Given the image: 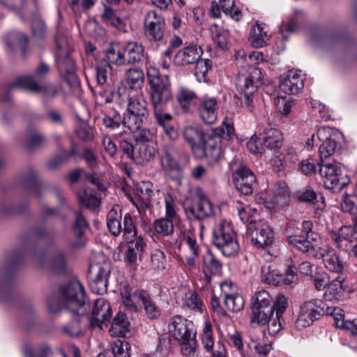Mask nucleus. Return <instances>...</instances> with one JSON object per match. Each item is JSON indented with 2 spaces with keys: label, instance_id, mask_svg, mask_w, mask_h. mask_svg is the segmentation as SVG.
I'll return each instance as SVG.
<instances>
[{
  "label": "nucleus",
  "instance_id": "nucleus-16",
  "mask_svg": "<svg viewBox=\"0 0 357 357\" xmlns=\"http://www.w3.org/2000/svg\"><path fill=\"white\" fill-rule=\"evenodd\" d=\"M91 268L97 273L94 278L89 282V288L96 294H103L107 289L108 278L112 270L111 263L104 261L102 264L94 265Z\"/></svg>",
  "mask_w": 357,
  "mask_h": 357
},
{
  "label": "nucleus",
  "instance_id": "nucleus-50",
  "mask_svg": "<svg viewBox=\"0 0 357 357\" xmlns=\"http://www.w3.org/2000/svg\"><path fill=\"white\" fill-rule=\"evenodd\" d=\"M102 123L107 128L116 130L121 125L123 126V119H121L119 112L115 110H112L104 114Z\"/></svg>",
  "mask_w": 357,
  "mask_h": 357
},
{
  "label": "nucleus",
  "instance_id": "nucleus-32",
  "mask_svg": "<svg viewBox=\"0 0 357 357\" xmlns=\"http://www.w3.org/2000/svg\"><path fill=\"white\" fill-rule=\"evenodd\" d=\"M138 297L143 305L148 317L150 319H155L160 315V310L155 302L151 298L149 294L144 290H137L134 294Z\"/></svg>",
  "mask_w": 357,
  "mask_h": 357
},
{
  "label": "nucleus",
  "instance_id": "nucleus-46",
  "mask_svg": "<svg viewBox=\"0 0 357 357\" xmlns=\"http://www.w3.org/2000/svg\"><path fill=\"white\" fill-rule=\"evenodd\" d=\"M211 31L213 40L217 45L222 50H226L229 40V31L217 25H213L211 27Z\"/></svg>",
  "mask_w": 357,
  "mask_h": 357
},
{
  "label": "nucleus",
  "instance_id": "nucleus-7",
  "mask_svg": "<svg viewBox=\"0 0 357 357\" xmlns=\"http://www.w3.org/2000/svg\"><path fill=\"white\" fill-rule=\"evenodd\" d=\"M335 310L336 309L333 307L326 306L321 300L314 299L305 302L301 307L295 327L298 330H303L312 324L320 315L333 316Z\"/></svg>",
  "mask_w": 357,
  "mask_h": 357
},
{
  "label": "nucleus",
  "instance_id": "nucleus-57",
  "mask_svg": "<svg viewBox=\"0 0 357 357\" xmlns=\"http://www.w3.org/2000/svg\"><path fill=\"white\" fill-rule=\"evenodd\" d=\"M165 107H153L155 121L161 127L169 125L172 120V116L165 112Z\"/></svg>",
  "mask_w": 357,
  "mask_h": 357
},
{
  "label": "nucleus",
  "instance_id": "nucleus-14",
  "mask_svg": "<svg viewBox=\"0 0 357 357\" xmlns=\"http://www.w3.org/2000/svg\"><path fill=\"white\" fill-rule=\"evenodd\" d=\"M168 327L170 335L178 342L196 336V331L192 321L180 315L172 317Z\"/></svg>",
  "mask_w": 357,
  "mask_h": 357
},
{
  "label": "nucleus",
  "instance_id": "nucleus-1",
  "mask_svg": "<svg viewBox=\"0 0 357 357\" xmlns=\"http://www.w3.org/2000/svg\"><path fill=\"white\" fill-rule=\"evenodd\" d=\"M234 128L229 124H223L208 133H204L199 128L185 126L183 130V137L190 145L195 155L205 157L209 165L218 162L222 158L223 146L231 137Z\"/></svg>",
  "mask_w": 357,
  "mask_h": 357
},
{
  "label": "nucleus",
  "instance_id": "nucleus-43",
  "mask_svg": "<svg viewBox=\"0 0 357 357\" xmlns=\"http://www.w3.org/2000/svg\"><path fill=\"white\" fill-rule=\"evenodd\" d=\"M195 76L199 82H207L208 71L212 68V61L210 59H199L196 62Z\"/></svg>",
  "mask_w": 357,
  "mask_h": 357
},
{
  "label": "nucleus",
  "instance_id": "nucleus-18",
  "mask_svg": "<svg viewBox=\"0 0 357 357\" xmlns=\"http://www.w3.org/2000/svg\"><path fill=\"white\" fill-rule=\"evenodd\" d=\"M112 316V309L108 301L102 298L95 301L92 317L90 321L92 327H101L102 324L109 321Z\"/></svg>",
  "mask_w": 357,
  "mask_h": 357
},
{
  "label": "nucleus",
  "instance_id": "nucleus-53",
  "mask_svg": "<svg viewBox=\"0 0 357 357\" xmlns=\"http://www.w3.org/2000/svg\"><path fill=\"white\" fill-rule=\"evenodd\" d=\"M123 239L128 243H132L136 237V229L133 225L132 219L130 213H126L123 218Z\"/></svg>",
  "mask_w": 357,
  "mask_h": 357
},
{
  "label": "nucleus",
  "instance_id": "nucleus-19",
  "mask_svg": "<svg viewBox=\"0 0 357 357\" xmlns=\"http://www.w3.org/2000/svg\"><path fill=\"white\" fill-rule=\"evenodd\" d=\"M330 234L337 246L346 251L357 241V234L351 227H342L338 231H331Z\"/></svg>",
  "mask_w": 357,
  "mask_h": 357
},
{
  "label": "nucleus",
  "instance_id": "nucleus-56",
  "mask_svg": "<svg viewBox=\"0 0 357 357\" xmlns=\"http://www.w3.org/2000/svg\"><path fill=\"white\" fill-rule=\"evenodd\" d=\"M135 292L136 291L132 292L131 288L128 286H125L121 289L123 304L127 308L134 311H137V310L135 300L137 298L139 299L138 297L134 296Z\"/></svg>",
  "mask_w": 357,
  "mask_h": 357
},
{
  "label": "nucleus",
  "instance_id": "nucleus-29",
  "mask_svg": "<svg viewBox=\"0 0 357 357\" xmlns=\"http://www.w3.org/2000/svg\"><path fill=\"white\" fill-rule=\"evenodd\" d=\"M112 336L126 337L130 332V323L125 314L119 312L114 318L109 331Z\"/></svg>",
  "mask_w": 357,
  "mask_h": 357
},
{
  "label": "nucleus",
  "instance_id": "nucleus-10",
  "mask_svg": "<svg viewBox=\"0 0 357 357\" xmlns=\"http://www.w3.org/2000/svg\"><path fill=\"white\" fill-rule=\"evenodd\" d=\"M246 229L252 243L257 248H264L274 241L273 231L264 220H251Z\"/></svg>",
  "mask_w": 357,
  "mask_h": 357
},
{
  "label": "nucleus",
  "instance_id": "nucleus-37",
  "mask_svg": "<svg viewBox=\"0 0 357 357\" xmlns=\"http://www.w3.org/2000/svg\"><path fill=\"white\" fill-rule=\"evenodd\" d=\"M196 98L195 93L185 87L180 88L176 95L177 101L185 112L190 111V107L195 102Z\"/></svg>",
  "mask_w": 357,
  "mask_h": 357
},
{
  "label": "nucleus",
  "instance_id": "nucleus-11",
  "mask_svg": "<svg viewBox=\"0 0 357 357\" xmlns=\"http://www.w3.org/2000/svg\"><path fill=\"white\" fill-rule=\"evenodd\" d=\"M144 35L151 42L162 40L166 29L165 18L155 10L147 11L144 17Z\"/></svg>",
  "mask_w": 357,
  "mask_h": 357
},
{
  "label": "nucleus",
  "instance_id": "nucleus-2",
  "mask_svg": "<svg viewBox=\"0 0 357 357\" xmlns=\"http://www.w3.org/2000/svg\"><path fill=\"white\" fill-rule=\"evenodd\" d=\"M317 137L321 142L319 146V153L321 165L319 169V174L324 178V183L326 188L335 191H340L349 183V178H340L341 176V165L333 160V162H324L330 155L335 153L336 150L341 147L343 140L342 134L335 128L331 127H321L318 129Z\"/></svg>",
  "mask_w": 357,
  "mask_h": 357
},
{
  "label": "nucleus",
  "instance_id": "nucleus-39",
  "mask_svg": "<svg viewBox=\"0 0 357 357\" xmlns=\"http://www.w3.org/2000/svg\"><path fill=\"white\" fill-rule=\"evenodd\" d=\"M203 268L206 274L218 275L222 271V264L208 252L203 257Z\"/></svg>",
  "mask_w": 357,
  "mask_h": 357
},
{
  "label": "nucleus",
  "instance_id": "nucleus-27",
  "mask_svg": "<svg viewBox=\"0 0 357 357\" xmlns=\"http://www.w3.org/2000/svg\"><path fill=\"white\" fill-rule=\"evenodd\" d=\"M296 222H292L289 224L288 229H287V241L303 252H311L312 250H314L318 243H314L312 238H307V236L303 238V236L298 234V231L291 233V226L296 225Z\"/></svg>",
  "mask_w": 357,
  "mask_h": 357
},
{
  "label": "nucleus",
  "instance_id": "nucleus-51",
  "mask_svg": "<svg viewBox=\"0 0 357 357\" xmlns=\"http://www.w3.org/2000/svg\"><path fill=\"white\" fill-rule=\"evenodd\" d=\"M45 142L44 135L37 130H33L28 135L25 146L28 150L33 151L42 147Z\"/></svg>",
  "mask_w": 357,
  "mask_h": 357
},
{
  "label": "nucleus",
  "instance_id": "nucleus-63",
  "mask_svg": "<svg viewBox=\"0 0 357 357\" xmlns=\"http://www.w3.org/2000/svg\"><path fill=\"white\" fill-rule=\"evenodd\" d=\"M248 149L254 154L262 153L266 147L264 146L262 137L252 136L247 143Z\"/></svg>",
  "mask_w": 357,
  "mask_h": 357
},
{
  "label": "nucleus",
  "instance_id": "nucleus-5",
  "mask_svg": "<svg viewBox=\"0 0 357 357\" xmlns=\"http://www.w3.org/2000/svg\"><path fill=\"white\" fill-rule=\"evenodd\" d=\"M124 98L128 103L123 116V126L135 132L142 128L144 121L149 116L147 102L142 93H126Z\"/></svg>",
  "mask_w": 357,
  "mask_h": 357
},
{
  "label": "nucleus",
  "instance_id": "nucleus-54",
  "mask_svg": "<svg viewBox=\"0 0 357 357\" xmlns=\"http://www.w3.org/2000/svg\"><path fill=\"white\" fill-rule=\"evenodd\" d=\"M182 354L186 357H197V343L195 337L179 342Z\"/></svg>",
  "mask_w": 357,
  "mask_h": 357
},
{
  "label": "nucleus",
  "instance_id": "nucleus-23",
  "mask_svg": "<svg viewBox=\"0 0 357 357\" xmlns=\"http://www.w3.org/2000/svg\"><path fill=\"white\" fill-rule=\"evenodd\" d=\"M202 50L197 45H190L181 49L174 57L176 66H183L195 63L201 58Z\"/></svg>",
  "mask_w": 357,
  "mask_h": 357
},
{
  "label": "nucleus",
  "instance_id": "nucleus-58",
  "mask_svg": "<svg viewBox=\"0 0 357 357\" xmlns=\"http://www.w3.org/2000/svg\"><path fill=\"white\" fill-rule=\"evenodd\" d=\"M202 344L207 351H213L215 345L213 341L212 326L209 322L205 323L203 329Z\"/></svg>",
  "mask_w": 357,
  "mask_h": 357
},
{
  "label": "nucleus",
  "instance_id": "nucleus-62",
  "mask_svg": "<svg viewBox=\"0 0 357 357\" xmlns=\"http://www.w3.org/2000/svg\"><path fill=\"white\" fill-rule=\"evenodd\" d=\"M248 347L252 351L261 356H266L272 349L271 344H262L257 340H251Z\"/></svg>",
  "mask_w": 357,
  "mask_h": 357
},
{
  "label": "nucleus",
  "instance_id": "nucleus-8",
  "mask_svg": "<svg viewBox=\"0 0 357 357\" xmlns=\"http://www.w3.org/2000/svg\"><path fill=\"white\" fill-rule=\"evenodd\" d=\"M56 45L57 51L55 54V59L59 70L61 73L68 75L73 82L77 83V79L75 75V63L70 57L71 51L70 41L66 36H56Z\"/></svg>",
  "mask_w": 357,
  "mask_h": 357
},
{
  "label": "nucleus",
  "instance_id": "nucleus-24",
  "mask_svg": "<svg viewBox=\"0 0 357 357\" xmlns=\"http://www.w3.org/2000/svg\"><path fill=\"white\" fill-rule=\"evenodd\" d=\"M231 287V283L227 282L222 283L220 285L222 296L226 308L231 312H237L243 308L244 300L240 294L229 292Z\"/></svg>",
  "mask_w": 357,
  "mask_h": 357
},
{
  "label": "nucleus",
  "instance_id": "nucleus-61",
  "mask_svg": "<svg viewBox=\"0 0 357 357\" xmlns=\"http://www.w3.org/2000/svg\"><path fill=\"white\" fill-rule=\"evenodd\" d=\"M52 266L53 269L59 273L66 271V259L63 252L59 251L55 253L52 258Z\"/></svg>",
  "mask_w": 357,
  "mask_h": 357
},
{
  "label": "nucleus",
  "instance_id": "nucleus-4",
  "mask_svg": "<svg viewBox=\"0 0 357 357\" xmlns=\"http://www.w3.org/2000/svg\"><path fill=\"white\" fill-rule=\"evenodd\" d=\"M212 243L222 255L229 257L239 251L237 234L229 220L220 219L214 225L212 231Z\"/></svg>",
  "mask_w": 357,
  "mask_h": 357
},
{
  "label": "nucleus",
  "instance_id": "nucleus-6",
  "mask_svg": "<svg viewBox=\"0 0 357 357\" xmlns=\"http://www.w3.org/2000/svg\"><path fill=\"white\" fill-rule=\"evenodd\" d=\"M263 78L261 69L255 66H249L245 73L238 77V90L243 96L242 101L244 105L250 112L254 109V95L262 85Z\"/></svg>",
  "mask_w": 357,
  "mask_h": 357
},
{
  "label": "nucleus",
  "instance_id": "nucleus-64",
  "mask_svg": "<svg viewBox=\"0 0 357 357\" xmlns=\"http://www.w3.org/2000/svg\"><path fill=\"white\" fill-rule=\"evenodd\" d=\"M51 354V349L47 344H43L36 351L31 348H26L24 351V357H47Z\"/></svg>",
  "mask_w": 357,
  "mask_h": 357
},
{
  "label": "nucleus",
  "instance_id": "nucleus-59",
  "mask_svg": "<svg viewBox=\"0 0 357 357\" xmlns=\"http://www.w3.org/2000/svg\"><path fill=\"white\" fill-rule=\"evenodd\" d=\"M332 277L326 272L316 273L313 277V283L317 291L325 289L330 282Z\"/></svg>",
  "mask_w": 357,
  "mask_h": 357
},
{
  "label": "nucleus",
  "instance_id": "nucleus-55",
  "mask_svg": "<svg viewBox=\"0 0 357 357\" xmlns=\"http://www.w3.org/2000/svg\"><path fill=\"white\" fill-rule=\"evenodd\" d=\"M130 344L127 341L116 340L112 344V353L116 357H130Z\"/></svg>",
  "mask_w": 357,
  "mask_h": 357
},
{
  "label": "nucleus",
  "instance_id": "nucleus-34",
  "mask_svg": "<svg viewBox=\"0 0 357 357\" xmlns=\"http://www.w3.org/2000/svg\"><path fill=\"white\" fill-rule=\"evenodd\" d=\"M344 280V278L340 274L332 277L326 287L327 290L324 294L325 298L328 300L338 299L343 292L342 282Z\"/></svg>",
  "mask_w": 357,
  "mask_h": 357
},
{
  "label": "nucleus",
  "instance_id": "nucleus-35",
  "mask_svg": "<svg viewBox=\"0 0 357 357\" xmlns=\"http://www.w3.org/2000/svg\"><path fill=\"white\" fill-rule=\"evenodd\" d=\"M269 39L267 31H264L263 25L256 23L250 33V43L252 47L260 48L266 45Z\"/></svg>",
  "mask_w": 357,
  "mask_h": 357
},
{
  "label": "nucleus",
  "instance_id": "nucleus-52",
  "mask_svg": "<svg viewBox=\"0 0 357 357\" xmlns=\"http://www.w3.org/2000/svg\"><path fill=\"white\" fill-rule=\"evenodd\" d=\"M29 17L33 35L38 38L43 37L45 33L46 26L38 12H34Z\"/></svg>",
  "mask_w": 357,
  "mask_h": 357
},
{
  "label": "nucleus",
  "instance_id": "nucleus-3",
  "mask_svg": "<svg viewBox=\"0 0 357 357\" xmlns=\"http://www.w3.org/2000/svg\"><path fill=\"white\" fill-rule=\"evenodd\" d=\"M47 305L49 310L53 313L66 308L73 314L84 315L86 312L84 287L79 281L72 280L61 287L59 297L48 299Z\"/></svg>",
  "mask_w": 357,
  "mask_h": 357
},
{
  "label": "nucleus",
  "instance_id": "nucleus-30",
  "mask_svg": "<svg viewBox=\"0 0 357 357\" xmlns=\"http://www.w3.org/2000/svg\"><path fill=\"white\" fill-rule=\"evenodd\" d=\"M155 157V151L153 147L146 143H139L137 145L132 160L141 165H146Z\"/></svg>",
  "mask_w": 357,
  "mask_h": 357
},
{
  "label": "nucleus",
  "instance_id": "nucleus-15",
  "mask_svg": "<svg viewBox=\"0 0 357 357\" xmlns=\"http://www.w3.org/2000/svg\"><path fill=\"white\" fill-rule=\"evenodd\" d=\"M159 157L162 169L169 176L174 178L181 173V167L178 162L176 151L172 144H164L160 149Z\"/></svg>",
  "mask_w": 357,
  "mask_h": 357
},
{
  "label": "nucleus",
  "instance_id": "nucleus-45",
  "mask_svg": "<svg viewBox=\"0 0 357 357\" xmlns=\"http://www.w3.org/2000/svg\"><path fill=\"white\" fill-rule=\"evenodd\" d=\"M103 61H107L109 65L123 66L128 64L123 48L116 49L112 47L107 50L105 59Z\"/></svg>",
  "mask_w": 357,
  "mask_h": 357
},
{
  "label": "nucleus",
  "instance_id": "nucleus-20",
  "mask_svg": "<svg viewBox=\"0 0 357 357\" xmlns=\"http://www.w3.org/2000/svg\"><path fill=\"white\" fill-rule=\"evenodd\" d=\"M198 110L204 122L208 124L214 123L217 119L218 113L217 99L208 96H203L199 101Z\"/></svg>",
  "mask_w": 357,
  "mask_h": 357
},
{
  "label": "nucleus",
  "instance_id": "nucleus-21",
  "mask_svg": "<svg viewBox=\"0 0 357 357\" xmlns=\"http://www.w3.org/2000/svg\"><path fill=\"white\" fill-rule=\"evenodd\" d=\"M319 255L322 259L324 267L329 271L340 274L344 270V264L340 259L335 249L331 247L325 246L320 248Z\"/></svg>",
  "mask_w": 357,
  "mask_h": 357
},
{
  "label": "nucleus",
  "instance_id": "nucleus-31",
  "mask_svg": "<svg viewBox=\"0 0 357 357\" xmlns=\"http://www.w3.org/2000/svg\"><path fill=\"white\" fill-rule=\"evenodd\" d=\"M96 80L98 86H110L115 84L112 76V66L107 61L101 60L96 68Z\"/></svg>",
  "mask_w": 357,
  "mask_h": 357
},
{
  "label": "nucleus",
  "instance_id": "nucleus-13",
  "mask_svg": "<svg viewBox=\"0 0 357 357\" xmlns=\"http://www.w3.org/2000/svg\"><path fill=\"white\" fill-rule=\"evenodd\" d=\"M10 89H24L29 92L41 93L47 98H52L56 96L57 88L52 84L39 85L30 76L20 77L10 84Z\"/></svg>",
  "mask_w": 357,
  "mask_h": 357
},
{
  "label": "nucleus",
  "instance_id": "nucleus-42",
  "mask_svg": "<svg viewBox=\"0 0 357 357\" xmlns=\"http://www.w3.org/2000/svg\"><path fill=\"white\" fill-rule=\"evenodd\" d=\"M282 139V134L276 129L271 128L264 132L262 140L267 149H275L280 146Z\"/></svg>",
  "mask_w": 357,
  "mask_h": 357
},
{
  "label": "nucleus",
  "instance_id": "nucleus-41",
  "mask_svg": "<svg viewBox=\"0 0 357 357\" xmlns=\"http://www.w3.org/2000/svg\"><path fill=\"white\" fill-rule=\"evenodd\" d=\"M274 204L266 203L268 208H274L275 205L284 206L288 204L289 202V190L285 183H281L275 190Z\"/></svg>",
  "mask_w": 357,
  "mask_h": 357
},
{
  "label": "nucleus",
  "instance_id": "nucleus-60",
  "mask_svg": "<svg viewBox=\"0 0 357 357\" xmlns=\"http://www.w3.org/2000/svg\"><path fill=\"white\" fill-rule=\"evenodd\" d=\"M183 241L188 246L192 255L198 257L201 252V248L197 243L194 235L190 231H186L183 234Z\"/></svg>",
  "mask_w": 357,
  "mask_h": 357
},
{
  "label": "nucleus",
  "instance_id": "nucleus-9",
  "mask_svg": "<svg viewBox=\"0 0 357 357\" xmlns=\"http://www.w3.org/2000/svg\"><path fill=\"white\" fill-rule=\"evenodd\" d=\"M150 96L153 107H166L172 99L170 82L167 76H153L149 78Z\"/></svg>",
  "mask_w": 357,
  "mask_h": 357
},
{
  "label": "nucleus",
  "instance_id": "nucleus-49",
  "mask_svg": "<svg viewBox=\"0 0 357 357\" xmlns=\"http://www.w3.org/2000/svg\"><path fill=\"white\" fill-rule=\"evenodd\" d=\"M273 298L270 294L264 289L257 291L252 298V306L272 308Z\"/></svg>",
  "mask_w": 357,
  "mask_h": 357
},
{
  "label": "nucleus",
  "instance_id": "nucleus-12",
  "mask_svg": "<svg viewBox=\"0 0 357 357\" xmlns=\"http://www.w3.org/2000/svg\"><path fill=\"white\" fill-rule=\"evenodd\" d=\"M185 213L189 220H203L215 213L211 201L204 195H199L183 206Z\"/></svg>",
  "mask_w": 357,
  "mask_h": 357
},
{
  "label": "nucleus",
  "instance_id": "nucleus-26",
  "mask_svg": "<svg viewBox=\"0 0 357 357\" xmlns=\"http://www.w3.org/2000/svg\"><path fill=\"white\" fill-rule=\"evenodd\" d=\"M99 96L105 102H116L119 104L126 102L124 96L126 89L125 88L116 87L115 84H112L110 86H99Z\"/></svg>",
  "mask_w": 357,
  "mask_h": 357
},
{
  "label": "nucleus",
  "instance_id": "nucleus-28",
  "mask_svg": "<svg viewBox=\"0 0 357 357\" xmlns=\"http://www.w3.org/2000/svg\"><path fill=\"white\" fill-rule=\"evenodd\" d=\"M6 51L8 53H13L17 47L24 50L28 44L27 36L21 32L13 31L5 36Z\"/></svg>",
  "mask_w": 357,
  "mask_h": 357
},
{
  "label": "nucleus",
  "instance_id": "nucleus-22",
  "mask_svg": "<svg viewBox=\"0 0 357 357\" xmlns=\"http://www.w3.org/2000/svg\"><path fill=\"white\" fill-rule=\"evenodd\" d=\"M304 87L303 79L297 70H289L288 74L282 76L280 80V88L285 93L296 94Z\"/></svg>",
  "mask_w": 357,
  "mask_h": 357
},
{
  "label": "nucleus",
  "instance_id": "nucleus-25",
  "mask_svg": "<svg viewBox=\"0 0 357 357\" xmlns=\"http://www.w3.org/2000/svg\"><path fill=\"white\" fill-rule=\"evenodd\" d=\"M125 87L128 89V93L135 91V93H142L141 90L144 84V74L139 68H131L126 70L123 81Z\"/></svg>",
  "mask_w": 357,
  "mask_h": 357
},
{
  "label": "nucleus",
  "instance_id": "nucleus-47",
  "mask_svg": "<svg viewBox=\"0 0 357 357\" xmlns=\"http://www.w3.org/2000/svg\"><path fill=\"white\" fill-rule=\"evenodd\" d=\"M153 227L158 234L163 236H169L174 231L173 220L165 218L155 220L153 222Z\"/></svg>",
  "mask_w": 357,
  "mask_h": 357
},
{
  "label": "nucleus",
  "instance_id": "nucleus-38",
  "mask_svg": "<svg viewBox=\"0 0 357 357\" xmlns=\"http://www.w3.org/2000/svg\"><path fill=\"white\" fill-rule=\"evenodd\" d=\"M261 279L267 284L280 285L282 283L283 275L278 269L266 264L261 267Z\"/></svg>",
  "mask_w": 357,
  "mask_h": 357
},
{
  "label": "nucleus",
  "instance_id": "nucleus-48",
  "mask_svg": "<svg viewBox=\"0 0 357 357\" xmlns=\"http://www.w3.org/2000/svg\"><path fill=\"white\" fill-rule=\"evenodd\" d=\"M223 13L233 20L238 21L242 17V13L236 6V0H220Z\"/></svg>",
  "mask_w": 357,
  "mask_h": 357
},
{
  "label": "nucleus",
  "instance_id": "nucleus-17",
  "mask_svg": "<svg viewBox=\"0 0 357 357\" xmlns=\"http://www.w3.org/2000/svg\"><path fill=\"white\" fill-rule=\"evenodd\" d=\"M233 181L236 188L243 195H249L253 192L256 177L250 169L245 166L239 167L233 173Z\"/></svg>",
  "mask_w": 357,
  "mask_h": 357
},
{
  "label": "nucleus",
  "instance_id": "nucleus-40",
  "mask_svg": "<svg viewBox=\"0 0 357 357\" xmlns=\"http://www.w3.org/2000/svg\"><path fill=\"white\" fill-rule=\"evenodd\" d=\"M80 204L87 208H95L100 204V200L95 192L89 188L82 189L78 192Z\"/></svg>",
  "mask_w": 357,
  "mask_h": 357
},
{
  "label": "nucleus",
  "instance_id": "nucleus-33",
  "mask_svg": "<svg viewBox=\"0 0 357 357\" xmlns=\"http://www.w3.org/2000/svg\"><path fill=\"white\" fill-rule=\"evenodd\" d=\"M123 48L128 64L139 62L144 57V47L141 44L130 42Z\"/></svg>",
  "mask_w": 357,
  "mask_h": 357
},
{
  "label": "nucleus",
  "instance_id": "nucleus-44",
  "mask_svg": "<svg viewBox=\"0 0 357 357\" xmlns=\"http://www.w3.org/2000/svg\"><path fill=\"white\" fill-rule=\"evenodd\" d=\"M183 306L199 313L205 310L204 303L195 291H188L185 294L183 298Z\"/></svg>",
  "mask_w": 357,
  "mask_h": 357
},
{
  "label": "nucleus",
  "instance_id": "nucleus-36",
  "mask_svg": "<svg viewBox=\"0 0 357 357\" xmlns=\"http://www.w3.org/2000/svg\"><path fill=\"white\" fill-rule=\"evenodd\" d=\"M273 315V309L252 306L250 321L252 324L266 325L270 317Z\"/></svg>",
  "mask_w": 357,
  "mask_h": 357
}]
</instances>
